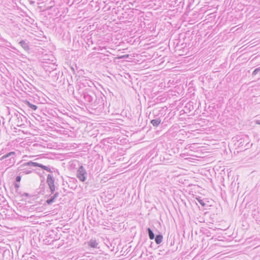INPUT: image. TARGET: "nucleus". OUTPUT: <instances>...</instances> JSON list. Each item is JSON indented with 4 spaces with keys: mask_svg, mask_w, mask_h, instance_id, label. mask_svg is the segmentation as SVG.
<instances>
[{
    "mask_svg": "<svg viewBox=\"0 0 260 260\" xmlns=\"http://www.w3.org/2000/svg\"><path fill=\"white\" fill-rule=\"evenodd\" d=\"M256 123L258 124H260V120H256Z\"/></svg>",
    "mask_w": 260,
    "mask_h": 260,
    "instance_id": "22",
    "label": "nucleus"
},
{
    "mask_svg": "<svg viewBox=\"0 0 260 260\" xmlns=\"http://www.w3.org/2000/svg\"><path fill=\"white\" fill-rule=\"evenodd\" d=\"M56 199L55 197L53 195L49 199H47L46 202L48 205H51L55 202Z\"/></svg>",
    "mask_w": 260,
    "mask_h": 260,
    "instance_id": "16",
    "label": "nucleus"
},
{
    "mask_svg": "<svg viewBox=\"0 0 260 260\" xmlns=\"http://www.w3.org/2000/svg\"><path fill=\"white\" fill-rule=\"evenodd\" d=\"M155 242L157 244H159L161 243L163 239V237L161 235L159 234L157 235L156 237L154 238Z\"/></svg>",
    "mask_w": 260,
    "mask_h": 260,
    "instance_id": "11",
    "label": "nucleus"
},
{
    "mask_svg": "<svg viewBox=\"0 0 260 260\" xmlns=\"http://www.w3.org/2000/svg\"><path fill=\"white\" fill-rule=\"evenodd\" d=\"M198 202L203 206L205 207L206 205V203L203 201V200L201 199L200 198L197 199Z\"/></svg>",
    "mask_w": 260,
    "mask_h": 260,
    "instance_id": "19",
    "label": "nucleus"
},
{
    "mask_svg": "<svg viewBox=\"0 0 260 260\" xmlns=\"http://www.w3.org/2000/svg\"><path fill=\"white\" fill-rule=\"evenodd\" d=\"M19 44L26 51H28L30 49L28 42L24 40H22L19 42Z\"/></svg>",
    "mask_w": 260,
    "mask_h": 260,
    "instance_id": "8",
    "label": "nucleus"
},
{
    "mask_svg": "<svg viewBox=\"0 0 260 260\" xmlns=\"http://www.w3.org/2000/svg\"><path fill=\"white\" fill-rule=\"evenodd\" d=\"M46 70L47 71H49V72H50V73H51V71H49V70L48 69H46Z\"/></svg>",
    "mask_w": 260,
    "mask_h": 260,
    "instance_id": "23",
    "label": "nucleus"
},
{
    "mask_svg": "<svg viewBox=\"0 0 260 260\" xmlns=\"http://www.w3.org/2000/svg\"><path fill=\"white\" fill-rule=\"evenodd\" d=\"M37 167H39L41 168L42 169L47 171L48 172H53V171L51 170V168L49 166H44L42 164H39L37 162Z\"/></svg>",
    "mask_w": 260,
    "mask_h": 260,
    "instance_id": "10",
    "label": "nucleus"
},
{
    "mask_svg": "<svg viewBox=\"0 0 260 260\" xmlns=\"http://www.w3.org/2000/svg\"><path fill=\"white\" fill-rule=\"evenodd\" d=\"M14 118H15V123L17 126L24 125L26 122V117L20 113H15Z\"/></svg>",
    "mask_w": 260,
    "mask_h": 260,
    "instance_id": "5",
    "label": "nucleus"
},
{
    "mask_svg": "<svg viewBox=\"0 0 260 260\" xmlns=\"http://www.w3.org/2000/svg\"><path fill=\"white\" fill-rule=\"evenodd\" d=\"M18 173V175L16 176L15 180L17 182H19L21 181V177L24 176L23 175H20V173Z\"/></svg>",
    "mask_w": 260,
    "mask_h": 260,
    "instance_id": "18",
    "label": "nucleus"
},
{
    "mask_svg": "<svg viewBox=\"0 0 260 260\" xmlns=\"http://www.w3.org/2000/svg\"><path fill=\"white\" fill-rule=\"evenodd\" d=\"M77 177L80 181L82 182H84L86 180L87 172L82 166H81L79 168L77 172Z\"/></svg>",
    "mask_w": 260,
    "mask_h": 260,
    "instance_id": "6",
    "label": "nucleus"
},
{
    "mask_svg": "<svg viewBox=\"0 0 260 260\" xmlns=\"http://www.w3.org/2000/svg\"><path fill=\"white\" fill-rule=\"evenodd\" d=\"M26 105L28 107H29V108L31 109L32 110H34V111L38 109L37 106L30 103L28 101L26 102Z\"/></svg>",
    "mask_w": 260,
    "mask_h": 260,
    "instance_id": "13",
    "label": "nucleus"
},
{
    "mask_svg": "<svg viewBox=\"0 0 260 260\" xmlns=\"http://www.w3.org/2000/svg\"><path fill=\"white\" fill-rule=\"evenodd\" d=\"M103 94L100 92H95L90 88H86L83 92V96L85 102L89 104L92 108L102 109L104 107V100Z\"/></svg>",
    "mask_w": 260,
    "mask_h": 260,
    "instance_id": "1",
    "label": "nucleus"
},
{
    "mask_svg": "<svg viewBox=\"0 0 260 260\" xmlns=\"http://www.w3.org/2000/svg\"><path fill=\"white\" fill-rule=\"evenodd\" d=\"M51 65L52 66L51 68L52 70V73L56 75V78L54 79H56L57 80L58 78V72L56 70V68L54 64H51Z\"/></svg>",
    "mask_w": 260,
    "mask_h": 260,
    "instance_id": "14",
    "label": "nucleus"
},
{
    "mask_svg": "<svg viewBox=\"0 0 260 260\" xmlns=\"http://www.w3.org/2000/svg\"><path fill=\"white\" fill-rule=\"evenodd\" d=\"M260 73V67L255 69L252 72V75L255 76L257 74Z\"/></svg>",
    "mask_w": 260,
    "mask_h": 260,
    "instance_id": "17",
    "label": "nucleus"
},
{
    "mask_svg": "<svg viewBox=\"0 0 260 260\" xmlns=\"http://www.w3.org/2000/svg\"><path fill=\"white\" fill-rule=\"evenodd\" d=\"M15 152L11 151L2 156V159H5V164L7 166H12L15 162Z\"/></svg>",
    "mask_w": 260,
    "mask_h": 260,
    "instance_id": "4",
    "label": "nucleus"
},
{
    "mask_svg": "<svg viewBox=\"0 0 260 260\" xmlns=\"http://www.w3.org/2000/svg\"><path fill=\"white\" fill-rule=\"evenodd\" d=\"M98 244V243L95 239H92L88 242V246L91 248H97Z\"/></svg>",
    "mask_w": 260,
    "mask_h": 260,
    "instance_id": "9",
    "label": "nucleus"
},
{
    "mask_svg": "<svg viewBox=\"0 0 260 260\" xmlns=\"http://www.w3.org/2000/svg\"><path fill=\"white\" fill-rule=\"evenodd\" d=\"M128 57V55L127 54V55H123V56H121L120 58H127Z\"/></svg>",
    "mask_w": 260,
    "mask_h": 260,
    "instance_id": "21",
    "label": "nucleus"
},
{
    "mask_svg": "<svg viewBox=\"0 0 260 260\" xmlns=\"http://www.w3.org/2000/svg\"><path fill=\"white\" fill-rule=\"evenodd\" d=\"M147 232L149 236V238L151 240H153L155 238L154 234L153 233V231L151 230V229L149 228L147 229Z\"/></svg>",
    "mask_w": 260,
    "mask_h": 260,
    "instance_id": "12",
    "label": "nucleus"
},
{
    "mask_svg": "<svg viewBox=\"0 0 260 260\" xmlns=\"http://www.w3.org/2000/svg\"><path fill=\"white\" fill-rule=\"evenodd\" d=\"M235 139V145L238 148H241V149H247L252 145V144H250L249 138L247 135L238 136Z\"/></svg>",
    "mask_w": 260,
    "mask_h": 260,
    "instance_id": "2",
    "label": "nucleus"
},
{
    "mask_svg": "<svg viewBox=\"0 0 260 260\" xmlns=\"http://www.w3.org/2000/svg\"><path fill=\"white\" fill-rule=\"evenodd\" d=\"M53 195L55 197V198L57 199L59 196V192H56Z\"/></svg>",
    "mask_w": 260,
    "mask_h": 260,
    "instance_id": "20",
    "label": "nucleus"
},
{
    "mask_svg": "<svg viewBox=\"0 0 260 260\" xmlns=\"http://www.w3.org/2000/svg\"><path fill=\"white\" fill-rule=\"evenodd\" d=\"M37 162L29 161L21 164L17 168V172L20 173V175L29 174L32 172L33 167H37Z\"/></svg>",
    "mask_w": 260,
    "mask_h": 260,
    "instance_id": "3",
    "label": "nucleus"
},
{
    "mask_svg": "<svg viewBox=\"0 0 260 260\" xmlns=\"http://www.w3.org/2000/svg\"><path fill=\"white\" fill-rule=\"evenodd\" d=\"M47 183L49 187L51 193L53 194L55 190V186L54 185V180L53 176L50 174L47 175Z\"/></svg>",
    "mask_w": 260,
    "mask_h": 260,
    "instance_id": "7",
    "label": "nucleus"
},
{
    "mask_svg": "<svg viewBox=\"0 0 260 260\" xmlns=\"http://www.w3.org/2000/svg\"><path fill=\"white\" fill-rule=\"evenodd\" d=\"M161 120L159 118H156L155 119H153L151 121V123L154 126H157L160 123Z\"/></svg>",
    "mask_w": 260,
    "mask_h": 260,
    "instance_id": "15",
    "label": "nucleus"
}]
</instances>
